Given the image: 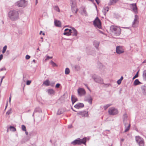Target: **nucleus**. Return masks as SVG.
<instances>
[{
	"label": "nucleus",
	"mask_w": 146,
	"mask_h": 146,
	"mask_svg": "<svg viewBox=\"0 0 146 146\" xmlns=\"http://www.w3.org/2000/svg\"><path fill=\"white\" fill-rule=\"evenodd\" d=\"M78 94L80 96L84 95L86 94V92L84 89L82 88H79L78 90Z\"/></svg>",
	"instance_id": "8"
},
{
	"label": "nucleus",
	"mask_w": 146,
	"mask_h": 146,
	"mask_svg": "<svg viewBox=\"0 0 146 146\" xmlns=\"http://www.w3.org/2000/svg\"><path fill=\"white\" fill-rule=\"evenodd\" d=\"M72 127V125H69L68 126V127L69 128H71Z\"/></svg>",
	"instance_id": "57"
},
{
	"label": "nucleus",
	"mask_w": 146,
	"mask_h": 146,
	"mask_svg": "<svg viewBox=\"0 0 146 146\" xmlns=\"http://www.w3.org/2000/svg\"><path fill=\"white\" fill-rule=\"evenodd\" d=\"M6 70V69L5 67H3V68L0 69V71H2L3 70Z\"/></svg>",
	"instance_id": "49"
},
{
	"label": "nucleus",
	"mask_w": 146,
	"mask_h": 146,
	"mask_svg": "<svg viewBox=\"0 0 146 146\" xmlns=\"http://www.w3.org/2000/svg\"><path fill=\"white\" fill-rule=\"evenodd\" d=\"M143 139L139 136H136L135 137V140L137 143L139 144L141 142V141L143 140Z\"/></svg>",
	"instance_id": "18"
},
{
	"label": "nucleus",
	"mask_w": 146,
	"mask_h": 146,
	"mask_svg": "<svg viewBox=\"0 0 146 146\" xmlns=\"http://www.w3.org/2000/svg\"><path fill=\"white\" fill-rule=\"evenodd\" d=\"M138 18V16L137 15H135L134 21L132 24V26L133 27H135L138 26L139 23Z\"/></svg>",
	"instance_id": "7"
},
{
	"label": "nucleus",
	"mask_w": 146,
	"mask_h": 146,
	"mask_svg": "<svg viewBox=\"0 0 146 146\" xmlns=\"http://www.w3.org/2000/svg\"><path fill=\"white\" fill-rule=\"evenodd\" d=\"M146 63V60H144L143 62V63Z\"/></svg>",
	"instance_id": "64"
},
{
	"label": "nucleus",
	"mask_w": 146,
	"mask_h": 146,
	"mask_svg": "<svg viewBox=\"0 0 146 146\" xmlns=\"http://www.w3.org/2000/svg\"><path fill=\"white\" fill-rule=\"evenodd\" d=\"M109 11V8L108 7H105L103 8L102 10V12L104 15H106V13L108 12Z\"/></svg>",
	"instance_id": "27"
},
{
	"label": "nucleus",
	"mask_w": 146,
	"mask_h": 146,
	"mask_svg": "<svg viewBox=\"0 0 146 146\" xmlns=\"http://www.w3.org/2000/svg\"><path fill=\"white\" fill-rule=\"evenodd\" d=\"M80 145L82 143L85 144L86 141V137H84L82 139H80Z\"/></svg>",
	"instance_id": "26"
},
{
	"label": "nucleus",
	"mask_w": 146,
	"mask_h": 146,
	"mask_svg": "<svg viewBox=\"0 0 146 146\" xmlns=\"http://www.w3.org/2000/svg\"><path fill=\"white\" fill-rule=\"evenodd\" d=\"M33 62H34L35 63H36V60H35L34 59L33 60Z\"/></svg>",
	"instance_id": "63"
},
{
	"label": "nucleus",
	"mask_w": 146,
	"mask_h": 146,
	"mask_svg": "<svg viewBox=\"0 0 146 146\" xmlns=\"http://www.w3.org/2000/svg\"><path fill=\"white\" fill-rule=\"evenodd\" d=\"M38 109L37 108H36L35 109V110H34V113H36V112H37V111H38Z\"/></svg>",
	"instance_id": "54"
},
{
	"label": "nucleus",
	"mask_w": 146,
	"mask_h": 146,
	"mask_svg": "<svg viewBox=\"0 0 146 146\" xmlns=\"http://www.w3.org/2000/svg\"><path fill=\"white\" fill-rule=\"evenodd\" d=\"M131 9L135 13L137 12V8L135 4H131Z\"/></svg>",
	"instance_id": "14"
},
{
	"label": "nucleus",
	"mask_w": 146,
	"mask_h": 146,
	"mask_svg": "<svg viewBox=\"0 0 146 146\" xmlns=\"http://www.w3.org/2000/svg\"><path fill=\"white\" fill-rule=\"evenodd\" d=\"M21 128L23 131H26V127L24 125H22L21 126Z\"/></svg>",
	"instance_id": "42"
},
{
	"label": "nucleus",
	"mask_w": 146,
	"mask_h": 146,
	"mask_svg": "<svg viewBox=\"0 0 146 146\" xmlns=\"http://www.w3.org/2000/svg\"><path fill=\"white\" fill-rule=\"evenodd\" d=\"M72 33H73V36H76L77 35V31L74 28H72Z\"/></svg>",
	"instance_id": "29"
},
{
	"label": "nucleus",
	"mask_w": 146,
	"mask_h": 146,
	"mask_svg": "<svg viewBox=\"0 0 146 146\" xmlns=\"http://www.w3.org/2000/svg\"><path fill=\"white\" fill-rule=\"evenodd\" d=\"M71 100L73 104L78 100L77 98L75 96L73 95L72 96Z\"/></svg>",
	"instance_id": "25"
},
{
	"label": "nucleus",
	"mask_w": 146,
	"mask_h": 146,
	"mask_svg": "<svg viewBox=\"0 0 146 146\" xmlns=\"http://www.w3.org/2000/svg\"><path fill=\"white\" fill-rule=\"evenodd\" d=\"M46 58L45 60V61H46L48 60H49V59H51L52 58V56L50 57L47 55H46Z\"/></svg>",
	"instance_id": "43"
},
{
	"label": "nucleus",
	"mask_w": 146,
	"mask_h": 146,
	"mask_svg": "<svg viewBox=\"0 0 146 146\" xmlns=\"http://www.w3.org/2000/svg\"><path fill=\"white\" fill-rule=\"evenodd\" d=\"M70 72V70L68 68H66L65 71V73L66 74H68Z\"/></svg>",
	"instance_id": "34"
},
{
	"label": "nucleus",
	"mask_w": 146,
	"mask_h": 146,
	"mask_svg": "<svg viewBox=\"0 0 146 146\" xmlns=\"http://www.w3.org/2000/svg\"><path fill=\"white\" fill-rule=\"evenodd\" d=\"M94 25L97 27L99 29L101 28V21L98 17H97L93 22Z\"/></svg>",
	"instance_id": "6"
},
{
	"label": "nucleus",
	"mask_w": 146,
	"mask_h": 146,
	"mask_svg": "<svg viewBox=\"0 0 146 146\" xmlns=\"http://www.w3.org/2000/svg\"><path fill=\"white\" fill-rule=\"evenodd\" d=\"M118 0H110V1L108 3L109 5H113L115 4Z\"/></svg>",
	"instance_id": "21"
},
{
	"label": "nucleus",
	"mask_w": 146,
	"mask_h": 146,
	"mask_svg": "<svg viewBox=\"0 0 146 146\" xmlns=\"http://www.w3.org/2000/svg\"><path fill=\"white\" fill-rule=\"evenodd\" d=\"M78 115H80L82 117H86L88 116V112L86 111H81L78 113Z\"/></svg>",
	"instance_id": "10"
},
{
	"label": "nucleus",
	"mask_w": 146,
	"mask_h": 146,
	"mask_svg": "<svg viewBox=\"0 0 146 146\" xmlns=\"http://www.w3.org/2000/svg\"><path fill=\"white\" fill-rule=\"evenodd\" d=\"M99 44L100 42L97 41H95L94 42H93V44L94 46L97 49L98 48Z\"/></svg>",
	"instance_id": "24"
},
{
	"label": "nucleus",
	"mask_w": 146,
	"mask_h": 146,
	"mask_svg": "<svg viewBox=\"0 0 146 146\" xmlns=\"http://www.w3.org/2000/svg\"><path fill=\"white\" fill-rule=\"evenodd\" d=\"M143 77L144 80L146 81V70L143 72Z\"/></svg>",
	"instance_id": "30"
},
{
	"label": "nucleus",
	"mask_w": 146,
	"mask_h": 146,
	"mask_svg": "<svg viewBox=\"0 0 146 146\" xmlns=\"http://www.w3.org/2000/svg\"><path fill=\"white\" fill-rule=\"evenodd\" d=\"M92 99L91 97V96H90L89 98L88 99V100H87V101H88V103L90 104H92Z\"/></svg>",
	"instance_id": "37"
},
{
	"label": "nucleus",
	"mask_w": 146,
	"mask_h": 146,
	"mask_svg": "<svg viewBox=\"0 0 146 146\" xmlns=\"http://www.w3.org/2000/svg\"><path fill=\"white\" fill-rule=\"evenodd\" d=\"M123 79V76H121L120 78L119 79L122 81Z\"/></svg>",
	"instance_id": "61"
},
{
	"label": "nucleus",
	"mask_w": 146,
	"mask_h": 146,
	"mask_svg": "<svg viewBox=\"0 0 146 146\" xmlns=\"http://www.w3.org/2000/svg\"><path fill=\"white\" fill-rule=\"evenodd\" d=\"M92 78L96 82L101 84H104L103 80L101 77L97 76L94 75L92 76Z\"/></svg>",
	"instance_id": "5"
},
{
	"label": "nucleus",
	"mask_w": 146,
	"mask_h": 146,
	"mask_svg": "<svg viewBox=\"0 0 146 146\" xmlns=\"http://www.w3.org/2000/svg\"><path fill=\"white\" fill-rule=\"evenodd\" d=\"M95 1L98 4H99L100 2V0H95Z\"/></svg>",
	"instance_id": "53"
},
{
	"label": "nucleus",
	"mask_w": 146,
	"mask_h": 146,
	"mask_svg": "<svg viewBox=\"0 0 146 146\" xmlns=\"http://www.w3.org/2000/svg\"><path fill=\"white\" fill-rule=\"evenodd\" d=\"M121 80L120 79H119L117 81V84H118L119 85L121 83Z\"/></svg>",
	"instance_id": "48"
},
{
	"label": "nucleus",
	"mask_w": 146,
	"mask_h": 146,
	"mask_svg": "<svg viewBox=\"0 0 146 146\" xmlns=\"http://www.w3.org/2000/svg\"><path fill=\"white\" fill-rule=\"evenodd\" d=\"M88 53V54L89 55H94V54H93V53H90V52H87Z\"/></svg>",
	"instance_id": "60"
},
{
	"label": "nucleus",
	"mask_w": 146,
	"mask_h": 146,
	"mask_svg": "<svg viewBox=\"0 0 146 146\" xmlns=\"http://www.w3.org/2000/svg\"><path fill=\"white\" fill-rule=\"evenodd\" d=\"M50 63L53 67H56L57 66V65L52 60H51L50 61Z\"/></svg>",
	"instance_id": "36"
},
{
	"label": "nucleus",
	"mask_w": 146,
	"mask_h": 146,
	"mask_svg": "<svg viewBox=\"0 0 146 146\" xmlns=\"http://www.w3.org/2000/svg\"><path fill=\"white\" fill-rule=\"evenodd\" d=\"M65 32H66V33L64 35L69 36L71 35L72 32L71 30H69L68 31H65Z\"/></svg>",
	"instance_id": "32"
},
{
	"label": "nucleus",
	"mask_w": 146,
	"mask_h": 146,
	"mask_svg": "<svg viewBox=\"0 0 146 146\" xmlns=\"http://www.w3.org/2000/svg\"><path fill=\"white\" fill-rule=\"evenodd\" d=\"M7 46L6 45H5L3 48V50H2V53H4L5 52L7 48Z\"/></svg>",
	"instance_id": "41"
},
{
	"label": "nucleus",
	"mask_w": 146,
	"mask_h": 146,
	"mask_svg": "<svg viewBox=\"0 0 146 146\" xmlns=\"http://www.w3.org/2000/svg\"><path fill=\"white\" fill-rule=\"evenodd\" d=\"M139 146H144V142L143 139L138 144Z\"/></svg>",
	"instance_id": "38"
},
{
	"label": "nucleus",
	"mask_w": 146,
	"mask_h": 146,
	"mask_svg": "<svg viewBox=\"0 0 146 146\" xmlns=\"http://www.w3.org/2000/svg\"><path fill=\"white\" fill-rule=\"evenodd\" d=\"M28 2L26 0H20L16 3V5L19 7H24L27 5Z\"/></svg>",
	"instance_id": "3"
},
{
	"label": "nucleus",
	"mask_w": 146,
	"mask_h": 146,
	"mask_svg": "<svg viewBox=\"0 0 146 146\" xmlns=\"http://www.w3.org/2000/svg\"><path fill=\"white\" fill-rule=\"evenodd\" d=\"M116 52L117 54H120L123 53L124 50L121 47L118 46L116 47Z\"/></svg>",
	"instance_id": "9"
},
{
	"label": "nucleus",
	"mask_w": 146,
	"mask_h": 146,
	"mask_svg": "<svg viewBox=\"0 0 146 146\" xmlns=\"http://www.w3.org/2000/svg\"><path fill=\"white\" fill-rule=\"evenodd\" d=\"M3 55L2 54H1L0 55V60H1L3 58Z\"/></svg>",
	"instance_id": "56"
},
{
	"label": "nucleus",
	"mask_w": 146,
	"mask_h": 146,
	"mask_svg": "<svg viewBox=\"0 0 146 146\" xmlns=\"http://www.w3.org/2000/svg\"><path fill=\"white\" fill-rule=\"evenodd\" d=\"M73 13L74 14H76L78 9L76 8V7H71Z\"/></svg>",
	"instance_id": "28"
},
{
	"label": "nucleus",
	"mask_w": 146,
	"mask_h": 146,
	"mask_svg": "<svg viewBox=\"0 0 146 146\" xmlns=\"http://www.w3.org/2000/svg\"><path fill=\"white\" fill-rule=\"evenodd\" d=\"M38 3V0H36L35 5H36Z\"/></svg>",
	"instance_id": "62"
},
{
	"label": "nucleus",
	"mask_w": 146,
	"mask_h": 146,
	"mask_svg": "<svg viewBox=\"0 0 146 146\" xmlns=\"http://www.w3.org/2000/svg\"><path fill=\"white\" fill-rule=\"evenodd\" d=\"M73 145H76L77 144L80 145V138H78L72 142L71 143Z\"/></svg>",
	"instance_id": "15"
},
{
	"label": "nucleus",
	"mask_w": 146,
	"mask_h": 146,
	"mask_svg": "<svg viewBox=\"0 0 146 146\" xmlns=\"http://www.w3.org/2000/svg\"><path fill=\"white\" fill-rule=\"evenodd\" d=\"M124 140V139L123 138L121 139L120 140L121 143L122 142H123Z\"/></svg>",
	"instance_id": "55"
},
{
	"label": "nucleus",
	"mask_w": 146,
	"mask_h": 146,
	"mask_svg": "<svg viewBox=\"0 0 146 146\" xmlns=\"http://www.w3.org/2000/svg\"><path fill=\"white\" fill-rule=\"evenodd\" d=\"M3 78H1V82H0V86L1 85V84L2 82V81H3Z\"/></svg>",
	"instance_id": "59"
},
{
	"label": "nucleus",
	"mask_w": 146,
	"mask_h": 146,
	"mask_svg": "<svg viewBox=\"0 0 146 146\" xmlns=\"http://www.w3.org/2000/svg\"><path fill=\"white\" fill-rule=\"evenodd\" d=\"M11 96H10L9 98V102H10H10H11Z\"/></svg>",
	"instance_id": "58"
},
{
	"label": "nucleus",
	"mask_w": 146,
	"mask_h": 146,
	"mask_svg": "<svg viewBox=\"0 0 146 146\" xmlns=\"http://www.w3.org/2000/svg\"><path fill=\"white\" fill-rule=\"evenodd\" d=\"M60 85V84H59V83H58L56 84V85L55 86V87L56 88H58L59 87Z\"/></svg>",
	"instance_id": "51"
},
{
	"label": "nucleus",
	"mask_w": 146,
	"mask_h": 146,
	"mask_svg": "<svg viewBox=\"0 0 146 146\" xmlns=\"http://www.w3.org/2000/svg\"><path fill=\"white\" fill-rule=\"evenodd\" d=\"M31 82V80H28L26 82V84L27 85H29L30 84Z\"/></svg>",
	"instance_id": "46"
},
{
	"label": "nucleus",
	"mask_w": 146,
	"mask_h": 146,
	"mask_svg": "<svg viewBox=\"0 0 146 146\" xmlns=\"http://www.w3.org/2000/svg\"><path fill=\"white\" fill-rule=\"evenodd\" d=\"M84 104L83 103H79L75 105L74 107L76 108L80 109L83 108L84 107Z\"/></svg>",
	"instance_id": "16"
},
{
	"label": "nucleus",
	"mask_w": 146,
	"mask_h": 146,
	"mask_svg": "<svg viewBox=\"0 0 146 146\" xmlns=\"http://www.w3.org/2000/svg\"><path fill=\"white\" fill-rule=\"evenodd\" d=\"M80 13L82 15L87 16V14L86 9L84 7H82L80 8Z\"/></svg>",
	"instance_id": "11"
},
{
	"label": "nucleus",
	"mask_w": 146,
	"mask_h": 146,
	"mask_svg": "<svg viewBox=\"0 0 146 146\" xmlns=\"http://www.w3.org/2000/svg\"><path fill=\"white\" fill-rule=\"evenodd\" d=\"M54 23L55 25L58 27H60L61 26V23L59 21L55 20L54 21Z\"/></svg>",
	"instance_id": "22"
},
{
	"label": "nucleus",
	"mask_w": 146,
	"mask_h": 146,
	"mask_svg": "<svg viewBox=\"0 0 146 146\" xmlns=\"http://www.w3.org/2000/svg\"><path fill=\"white\" fill-rule=\"evenodd\" d=\"M111 104H109L104 106V109L105 110H106L109 107L111 106Z\"/></svg>",
	"instance_id": "35"
},
{
	"label": "nucleus",
	"mask_w": 146,
	"mask_h": 146,
	"mask_svg": "<svg viewBox=\"0 0 146 146\" xmlns=\"http://www.w3.org/2000/svg\"><path fill=\"white\" fill-rule=\"evenodd\" d=\"M54 84V83L53 84H50V81L48 80H46L45 81H44L43 82V84L44 85H45V86H48L50 85L52 86L53 85V84Z\"/></svg>",
	"instance_id": "23"
},
{
	"label": "nucleus",
	"mask_w": 146,
	"mask_h": 146,
	"mask_svg": "<svg viewBox=\"0 0 146 146\" xmlns=\"http://www.w3.org/2000/svg\"><path fill=\"white\" fill-rule=\"evenodd\" d=\"M12 113V109L11 108L6 113V115H9Z\"/></svg>",
	"instance_id": "40"
},
{
	"label": "nucleus",
	"mask_w": 146,
	"mask_h": 146,
	"mask_svg": "<svg viewBox=\"0 0 146 146\" xmlns=\"http://www.w3.org/2000/svg\"><path fill=\"white\" fill-rule=\"evenodd\" d=\"M54 9L56 11H57L58 12H60L58 6H55L54 7Z\"/></svg>",
	"instance_id": "44"
},
{
	"label": "nucleus",
	"mask_w": 146,
	"mask_h": 146,
	"mask_svg": "<svg viewBox=\"0 0 146 146\" xmlns=\"http://www.w3.org/2000/svg\"><path fill=\"white\" fill-rule=\"evenodd\" d=\"M123 123L130 122L127 118V115L126 113H125L123 115Z\"/></svg>",
	"instance_id": "13"
},
{
	"label": "nucleus",
	"mask_w": 146,
	"mask_h": 146,
	"mask_svg": "<svg viewBox=\"0 0 146 146\" xmlns=\"http://www.w3.org/2000/svg\"><path fill=\"white\" fill-rule=\"evenodd\" d=\"M125 125V130L124 132H126L128 131L130 129V122L123 123Z\"/></svg>",
	"instance_id": "12"
},
{
	"label": "nucleus",
	"mask_w": 146,
	"mask_h": 146,
	"mask_svg": "<svg viewBox=\"0 0 146 146\" xmlns=\"http://www.w3.org/2000/svg\"><path fill=\"white\" fill-rule=\"evenodd\" d=\"M63 109H59L58 110L57 114L60 115L63 112Z\"/></svg>",
	"instance_id": "33"
},
{
	"label": "nucleus",
	"mask_w": 146,
	"mask_h": 146,
	"mask_svg": "<svg viewBox=\"0 0 146 146\" xmlns=\"http://www.w3.org/2000/svg\"><path fill=\"white\" fill-rule=\"evenodd\" d=\"M105 85V86L106 87H108L110 85V84H104Z\"/></svg>",
	"instance_id": "50"
},
{
	"label": "nucleus",
	"mask_w": 146,
	"mask_h": 146,
	"mask_svg": "<svg viewBox=\"0 0 146 146\" xmlns=\"http://www.w3.org/2000/svg\"><path fill=\"white\" fill-rule=\"evenodd\" d=\"M69 30L71 29H64V35L66 33L65 32V31H68Z\"/></svg>",
	"instance_id": "52"
},
{
	"label": "nucleus",
	"mask_w": 146,
	"mask_h": 146,
	"mask_svg": "<svg viewBox=\"0 0 146 146\" xmlns=\"http://www.w3.org/2000/svg\"><path fill=\"white\" fill-rule=\"evenodd\" d=\"M47 92L48 94L51 95H53L55 94V92L52 89H48L47 90Z\"/></svg>",
	"instance_id": "20"
},
{
	"label": "nucleus",
	"mask_w": 146,
	"mask_h": 146,
	"mask_svg": "<svg viewBox=\"0 0 146 146\" xmlns=\"http://www.w3.org/2000/svg\"><path fill=\"white\" fill-rule=\"evenodd\" d=\"M138 72H139V71H138L137 72V73L133 77V80L135 78H137L138 77Z\"/></svg>",
	"instance_id": "45"
},
{
	"label": "nucleus",
	"mask_w": 146,
	"mask_h": 146,
	"mask_svg": "<svg viewBox=\"0 0 146 146\" xmlns=\"http://www.w3.org/2000/svg\"><path fill=\"white\" fill-rule=\"evenodd\" d=\"M9 18L12 21H15L19 19V13L16 10L10 11L8 13Z\"/></svg>",
	"instance_id": "1"
},
{
	"label": "nucleus",
	"mask_w": 146,
	"mask_h": 146,
	"mask_svg": "<svg viewBox=\"0 0 146 146\" xmlns=\"http://www.w3.org/2000/svg\"><path fill=\"white\" fill-rule=\"evenodd\" d=\"M30 58V56L29 55H27L25 56L26 59L28 60Z\"/></svg>",
	"instance_id": "47"
},
{
	"label": "nucleus",
	"mask_w": 146,
	"mask_h": 146,
	"mask_svg": "<svg viewBox=\"0 0 146 146\" xmlns=\"http://www.w3.org/2000/svg\"><path fill=\"white\" fill-rule=\"evenodd\" d=\"M108 113L110 115H114L118 114V112L117 109L114 107H111L109 109Z\"/></svg>",
	"instance_id": "4"
},
{
	"label": "nucleus",
	"mask_w": 146,
	"mask_h": 146,
	"mask_svg": "<svg viewBox=\"0 0 146 146\" xmlns=\"http://www.w3.org/2000/svg\"><path fill=\"white\" fill-rule=\"evenodd\" d=\"M141 88L143 94L146 96V86H141Z\"/></svg>",
	"instance_id": "17"
},
{
	"label": "nucleus",
	"mask_w": 146,
	"mask_h": 146,
	"mask_svg": "<svg viewBox=\"0 0 146 146\" xmlns=\"http://www.w3.org/2000/svg\"><path fill=\"white\" fill-rule=\"evenodd\" d=\"M141 83V82L137 79H136L134 82L133 84L134 86H136Z\"/></svg>",
	"instance_id": "31"
},
{
	"label": "nucleus",
	"mask_w": 146,
	"mask_h": 146,
	"mask_svg": "<svg viewBox=\"0 0 146 146\" xmlns=\"http://www.w3.org/2000/svg\"><path fill=\"white\" fill-rule=\"evenodd\" d=\"M9 128L10 130L13 131H15L16 130L15 128L13 126H10Z\"/></svg>",
	"instance_id": "39"
},
{
	"label": "nucleus",
	"mask_w": 146,
	"mask_h": 146,
	"mask_svg": "<svg viewBox=\"0 0 146 146\" xmlns=\"http://www.w3.org/2000/svg\"><path fill=\"white\" fill-rule=\"evenodd\" d=\"M70 4L71 7H76V0H71Z\"/></svg>",
	"instance_id": "19"
},
{
	"label": "nucleus",
	"mask_w": 146,
	"mask_h": 146,
	"mask_svg": "<svg viewBox=\"0 0 146 146\" xmlns=\"http://www.w3.org/2000/svg\"><path fill=\"white\" fill-rule=\"evenodd\" d=\"M110 30L111 32L116 36H119L121 34V29L118 27L111 26L110 27Z\"/></svg>",
	"instance_id": "2"
}]
</instances>
